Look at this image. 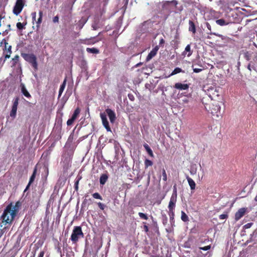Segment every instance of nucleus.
I'll return each instance as SVG.
<instances>
[{"label":"nucleus","instance_id":"nucleus-1","mask_svg":"<svg viewBox=\"0 0 257 257\" xmlns=\"http://www.w3.org/2000/svg\"><path fill=\"white\" fill-rule=\"evenodd\" d=\"M19 203V202H17L14 206L11 203L6 207L1 216L2 223L6 225L7 224L11 225L18 211L16 207Z\"/></svg>","mask_w":257,"mask_h":257},{"label":"nucleus","instance_id":"nucleus-2","mask_svg":"<svg viewBox=\"0 0 257 257\" xmlns=\"http://www.w3.org/2000/svg\"><path fill=\"white\" fill-rule=\"evenodd\" d=\"M177 4L178 2L176 0L162 2V11L166 13V19L175 10Z\"/></svg>","mask_w":257,"mask_h":257},{"label":"nucleus","instance_id":"nucleus-3","mask_svg":"<svg viewBox=\"0 0 257 257\" xmlns=\"http://www.w3.org/2000/svg\"><path fill=\"white\" fill-rule=\"evenodd\" d=\"M21 56L25 61L30 63L33 69L37 71L38 69V65L37 63V59L36 56L33 53H22Z\"/></svg>","mask_w":257,"mask_h":257},{"label":"nucleus","instance_id":"nucleus-4","mask_svg":"<svg viewBox=\"0 0 257 257\" xmlns=\"http://www.w3.org/2000/svg\"><path fill=\"white\" fill-rule=\"evenodd\" d=\"M84 234L82 232L81 227L80 226H74L72 230L70 239L73 243H77L79 239L80 238H83Z\"/></svg>","mask_w":257,"mask_h":257},{"label":"nucleus","instance_id":"nucleus-5","mask_svg":"<svg viewBox=\"0 0 257 257\" xmlns=\"http://www.w3.org/2000/svg\"><path fill=\"white\" fill-rule=\"evenodd\" d=\"M177 199V189L175 186H174L173 193L170 198V200L168 205L169 211L172 212L174 211Z\"/></svg>","mask_w":257,"mask_h":257},{"label":"nucleus","instance_id":"nucleus-6","mask_svg":"<svg viewBox=\"0 0 257 257\" xmlns=\"http://www.w3.org/2000/svg\"><path fill=\"white\" fill-rule=\"evenodd\" d=\"M25 4V0H16L13 10V13L16 16L19 15L22 12Z\"/></svg>","mask_w":257,"mask_h":257},{"label":"nucleus","instance_id":"nucleus-7","mask_svg":"<svg viewBox=\"0 0 257 257\" xmlns=\"http://www.w3.org/2000/svg\"><path fill=\"white\" fill-rule=\"evenodd\" d=\"M19 98L18 97H15L13 101V105L12 106V109L10 111V115L14 119L16 117L17 111L18 106L19 104Z\"/></svg>","mask_w":257,"mask_h":257},{"label":"nucleus","instance_id":"nucleus-8","mask_svg":"<svg viewBox=\"0 0 257 257\" xmlns=\"http://www.w3.org/2000/svg\"><path fill=\"white\" fill-rule=\"evenodd\" d=\"M209 111L212 115L218 117L220 113V106L219 105L212 104L209 106Z\"/></svg>","mask_w":257,"mask_h":257},{"label":"nucleus","instance_id":"nucleus-9","mask_svg":"<svg viewBox=\"0 0 257 257\" xmlns=\"http://www.w3.org/2000/svg\"><path fill=\"white\" fill-rule=\"evenodd\" d=\"M250 242L253 243L252 246L257 247V231L256 230L250 234L249 238L246 241L245 244Z\"/></svg>","mask_w":257,"mask_h":257},{"label":"nucleus","instance_id":"nucleus-10","mask_svg":"<svg viewBox=\"0 0 257 257\" xmlns=\"http://www.w3.org/2000/svg\"><path fill=\"white\" fill-rule=\"evenodd\" d=\"M246 208H241L235 213V220L236 221L239 220L241 217H242L246 212Z\"/></svg>","mask_w":257,"mask_h":257},{"label":"nucleus","instance_id":"nucleus-11","mask_svg":"<svg viewBox=\"0 0 257 257\" xmlns=\"http://www.w3.org/2000/svg\"><path fill=\"white\" fill-rule=\"evenodd\" d=\"M105 112L109 118L110 122L114 123L116 118L114 111L110 108H107Z\"/></svg>","mask_w":257,"mask_h":257},{"label":"nucleus","instance_id":"nucleus-12","mask_svg":"<svg viewBox=\"0 0 257 257\" xmlns=\"http://www.w3.org/2000/svg\"><path fill=\"white\" fill-rule=\"evenodd\" d=\"M5 45V49L8 50L7 54L5 55V58H9L10 57V55L12 53V46L9 45L8 46V43L7 42L6 40L4 39L2 42H1V45Z\"/></svg>","mask_w":257,"mask_h":257},{"label":"nucleus","instance_id":"nucleus-13","mask_svg":"<svg viewBox=\"0 0 257 257\" xmlns=\"http://www.w3.org/2000/svg\"><path fill=\"white\" fill-rule=\"evenodd\" d=\"M159 49L158 46H156L149 53L147 58L146 61H149L151 59H152L154 56H155L157 53V52Z\"/></svg>","mask_w":257,"mask_h":257},{"label":"nucleus","instance_id":"nucleus-14","mask_svg":"<svg viewBox=\"0 0 257 257\" xmlns=\"http://www.w3.org/2000/svg\"><path fill=\"white\" fill-rule=\"evenodd\" d=\"M37 171V168L35 167L33 170V174L30 178L29 183H28V185L27 186V187L25 190V191H26L27 189H29L30 185L34 181L35 178H36Z\"/></svg>","mask_w":257,"mask_h":257},{"label":"nucleus","instance_id":"nucleus-15","mask_svg":"<svg viewBox=\"0 0 257 257\" xmlns=\"http://www.w3.org/2000/svg\"><path fill=\"white\" fill-rule=\"evenodd\" d=\"M205 25H206V26L207 29L209 30V32L207 33L208 34L215 35V36H216L217 37L221 38L222 40L224 39V37L223 35L217 34L214 32H212L211 26L209 23L206 22L205 23Z\"/></svg>","mask_w":257,"mask_h":257},{"label":"nucleus","instance_id":"nucleus-16","mask_svg":"<svg viewBox=\"0 0 257 257\" xmlns=\"http://www.w3.org/2000/svg\"><path fill=\"white\" fill-rule=\"evenodd\" d=\"M21 90L22 94L27 98H30L31 97V95L30 93L27 90L24 84L21 83L20 85Z\"/></svg>","mask_w":257,"mask_h":257},{"label":"nucleus","instance_id":"nucleus-17","mask_svg":"<svg viewBox=\"0 0 257 257\" xmlns=\"http://www.w3.org/2000/svg\"><path fill=\"white\" fill-rule=\"evenodd\" d=\"M174 87L179 90H187L189 88V85L187 84H182L181 83H176Z\"/></svg>","mask_w":257,"mask_h":257},{"label":"nucleus","instance_id":"nucleus-18","mask_svg":"<svg viewBox=\"0 0 257 257\" xmlns=\"http://www.w3.org/2000/svg\"><path fill=\"white\" fill-rule=\"evenodd\" d=\"M243 57L247 61H250L253 57V53L251 51H243Z\"/></svg>","mask_w":257,"mask_h":257},{"label":"nucleus","instance_id":"nucleus-19","mask_svg":"<svg viewBox=\"0 0 257 257\" xmlns=\"http://www.w3.org/2000/svg\"><path fill=\"white\" fill-rule=\"evenodd\" d=\"M189 31L192 32L193 34H195L196 32V30L194 23L192 21L189 20Z\"/></svg>","mask_w":257,"mask_h":257},{"label":"nucleus","instance_id":"nucleus-20","mask_svg":"<svg viewBox=\"0 0 257 257\" xmlns=\"http://www.w3.org/2000/svg\"><path fill=\"white\" fill-rule=\"evenodd\" d=\"M43 15V12L42 11H40L39 12V18L37 19V21H36V27L37 29L40 28V25L42 23Z\"/></svg>","mask_w":257,"mask_h":257},{"label":"nucleus","instance_id":"nucleus-21","mask_svg":"<svg viewBox=\"0 0 257 257\" xmlns=\"http://www.w3.org/2000/svg\"><path fill=\"white\" fill-rule=\"evenodd\" d=\"M108 178V176L107 174H103L100 176L99 179L100 184L101 185H104L106 182Z\"/></svg>","mask_w":257,"mask_h":257},{"label":"nucleus","instance_id":"nucleus-22","mask_svg":"<svg viewBox=\"0 0 257 257\" xmlns=\"http://www.w3.org/2000/svg\"><path fill=\"white\" fill-rule=\"evenodd\" d=\"M66 81H67L66 78H65L64 79L63 83H62V84L60 86V87L59 90V95H58L59 97H60L61 96V95L64 91V89L66 86Z\"/></svg>","mask_w":257,"mask_h":257},{"label":"nucleus","instance_id":"nucleus-23","mask_svg":"<svg viewBox=\"0 0 257 257\" xmlns=\"http://www.w3.org/2000/svg\"><path fill=\"white\" fill-rule=\"evenodd\" d=\"M186 178L187 179L188 184L190 187L191 189V190L195 189V186H196V184H195V182L193 181V180L192 179H191L190 177H189V176H187Z\"/></svg>","mask_w":257,"mask_h":257},{"label":"nucleus","instance_id":"nucleus-24","mask_svg":"<svg viewBox=\"0 0 257 257\" xmlns=\"http://www.w3.org/2000/svg\"><path fill=\"white\" fill-rule=\"evenodd\" d=\"M187 52H188L187 56H190L192 54V51L191 50L190 45H187L185 47L184 51L183 52V55H186Z\"/></svg>","mask_w":257,"mask_h":257},{"label":"nucleus","instance_id":"nucleus-25","mask_svg":"<svg viewBox=\"0 0 257 257\" xmlns=\"http://www.w3.org/2000/svg\"><path fill=\"white\" fill-rule=\"evenodd\" d=\"M80 112V108L79 107H77L75 109V110H74V111L73 112V114H72V117L71 118L75 120L77 118V117L78 116Z\"/></svg>","mask_w":257,"mask_h":257},{"label":"nucleus","instance_id":"nucleus-26","mask_svg":"<svg viewBox=\"0 0 257 257\" xmlns=\"http://www.w3.org/2000/svg\"><path fill=\"white\" fill-rule=\"evenodd\" d=\"M86 51L92 54H98L99 53V50L95 48H87Z\"/></svg>","mask_w":257,"mask_h":257},{"label":"nucleus","instance_id":"nucleus-27","mask_svg":"<svg viewBox=\"0 0 257 257\" xmlns=\"http://www.w3.org/2000/svg\"><path fill=\"white\" fill-rule=\"evenodd\" d=\"M144 147L145 148L146 151L147 152L148 154L151 157H153L154 156V154H153V151H152V150H151V149L150 148V147L149 146V145L148 144H145L144 145Z\"/></svg>","mask_w":257,"mask_h":257},{"label":"nucleus","instance_id":"nucleus-28","mask_svg":"<svg viewBox=\"0 0 257 257\" xmlns=\"http://www.w3.org/2000/svg\"><path fill=\"white\" fill-rule=\"evenodd\" d=\"M216 23L217 24H218V25H220L221 26H225V25H228L229 24L228 22L225 21L223 19H220L217 20L216 21Z\"/></svg>","mask_w":257,"mask_h":257},{"label":"nucleus","instance_id":"nucleus-29","mask_svg":"<svg viewBox=\"0 0 257 257\" xmlns=\"http://www.w3.org/2000/svg\"><path fill=\"white\" fill-rule=\"evenodd\" d=\"M181 218L182 220L184 222H187L189 221L188 216L183 211H181Z\"/></svg>","mask_w":257,"mask_h":257},{"label":"nucleus","instance_id":"nucleus-30","mask_svg":"<svg viewBox=\"0 0 257 257\" xmlns=\"http://www.w3.org/2000/svg\"><path fill=\"white\" fill-rule=\"evenodd\" d=\"M102 122V124L104 127L106 128L107 132H111V128L109 126V122L107 120L104 121Z\"/></svg>","mask_w":257,"mask_h":257},{"label":"nucleus","instance_id":"nucleus-31","mask_svg":"<svg viewBox=\"0 0 257 257\" xmlns=\"http://www.w3.org/2000/svg\"><path fill=\"white\" fill-rule=\"evenodd\" d=\"M183 71L182 70V69H181L180 68H179V67H176V68L174 69V70L172 71V72L171 73V74L170 75V76H172V75H175L176 74H178L179 73H180L181 72H183Z\"/></svg>","mask_w":257,"mask_h":257},{"label":"nucleus","instance_id":"nucleus-32","mask_svg":"<svg viewBox=\"0 0 257 257\" xmlns=\"http://www.w3.org/2000/svg\"><path fill=\"white\" fill-rule=\"evenodd\" d=\"M138 214L140 218L142 219L148 220L149 218L147 214H145L142 212H139Z\"/></svg>","mask_w":257,"mask_h":257},{"label":"nucleus","instance_id":"nucleus-33","mask_svg":"<svg viewBox=\"0 0 257 257\" xmlns=\"http://www.w3.org/2000/svg\"><path fill=\"white\" fill-rule=\"evenodd\" d=\"M153 165V162L152 161L149 159H146L145 161V166L146 168H147L149 166Z\"/></svg>","mask_w":257,"mask_h":257},{"label":"nucleus","instance_id":"nucleus-34","mask_svg":"<svg viewBox=\"0 0 257 257\" xmlns=\"http://www.w3.org/2000/svg\"><path fill=\"white\" fill-rule=\"evenodd\" d=\"M195 65V64H193L192 66V67L193 68V72H194L199 73V72H201V71H202V70H203V66L201 65H199L201 67V68H194Z\"/></svg>","mask_w":257,"mask_h":257},{"label":"nucleus","instance_id":"nucleus-35","mask_svg":"<svg viewBox=\"0 0 257 257\" xmlns=\"http://www.w3.org/2000/svg\"><path fill=\"white\" fill-rule=\"evenodd\" d=\"M162 222L164 225H166L168 221V218L165 214H162Z\"/></svg>","mask_w":257,"mask_h":257},{"label":"nucleus","instance_id":"nucleus-36","mask_svg":"<svg viewBox=\"0 0 257 257\" xmlns=\"http://www.w3.org/2000/svg\"><path fill=\"white\" fill-rule=\"evenodd\" d=\"M92 195L95 199L102 200L101 196L97 192L92 194Z\"/></svg>","mask_w":257,"mask_h":257},{"label":"nucleus","instance_id":"nucleus-37","mask_svg":"<svg viewBox=\"0 0 257 257\" xmlns=\"http://www.w3.org/2000/svg\"><path fill=\"white\" fill-rule=\"evenodd\" d=\"M228 212H224L223 214L220 215L219 216V218L220 219H227L228 218Z\"/></svg>","mask_w":257,"mask_h":257},{"label":"nucleus","instance_id":"nucleus-38","mask_svg":"<svg viewBox=\"0 0 257 257\" xmlns=\"http://www.w3.org/2000/svg\"><path fill=\"white\" fill-rule=\"evenodd\" d=\"M17 28L19 30H22L25 28V25L21 22H18L17 23Z\"/></svg>","mask_w":257,"mask_h":257},{"label":"nucleus","instance_id":"nucleus-39","mask_svg":"<svg viewBox=\"0 0 257 257\" xmlns=\"http://www.w3.org/2000/svg\"><path fill=\"white\" fill-rule=\"evenodd\" d=\"M81 179V177L78 178L77 180H75V183H74V187H75V190L76 191H77L78 189V184H79V182L80 181V180Z\"/></svg>","mask_w":257,"mask_h":257},{"label":"nucleus","instance_id":"nucleus-40","mask_svg":"<svg viewBox=\"0 0 257 257\" xmlns=\"http://www.w3.org/2000/svg\"><path fill=\"white\" fill-rule=\"evenodd\" d=\"M36 16H37V14L36 12H33L31 13L32 23H33V24H34L35 22H36V21H37Z\"/></svg>","mask_w":257,"mask_h":257},{"label":"nucleus","instance_id":"nucleus-41","mask_svg":"<svg viewBox=\"0 0 257 257\" xmlns=\"http://www.w3.org/2000/svg\"><path fill=\"white\" fill-rule=\"evenodd\" d=\"M100 116L101 117L102 122L107 120V117H106V115L105 113H100Z\"/></svg>","mask_w":257,"mask_h":257},{"label":"nucleus","instance_id":"nucleus-42","mask_svg":"<svg viewBox=\"0 0 257 257\" xmlns=\"http://www.w3.org/2000/svg\"><path fill=\"white\" fill-rule=\"evenodd\" d=\"M19 59L18 55H16L14 58H13V65H16L18 63Z\"/></svg>","mask_w":257,"mask_h":257},{"label":"nucleus","instance_id":"nucleus-43","mask_svg":"<svg viewBox=\"0 0 257 257\" xmlns=\"http://www.w3.org/2000/svg\"><path fill=\"white\" fill-rule=\"evenodd\" d=\"M247 69L251 72L252 69L253 70H255V67L253 65H251V62L248 63L247 66Z\"/></svg>","mask_w":257,"mask_h":257},{"label":"nucleus","instance_id":"nucleus-44","mask_svg":"<svg viewBox=\"0 0 257 257\" xmlns=\"http://www.w3.org/2000/svg\"><path fill=\"white\" fill-rule=\"evenodd\" d=\"M162 176H163V180L164 181H166L167 180V174L166 173V171L164 169H163V171H162Z\"/></svg>","mask_w":257,"mask_h":257},{"label":"nucleus","instance_id":"nucleus-45","mask_svg":"<svg viewBox=\"0 0 257 257\" xmlns=\"http://www.w3.org/2000/svg\"><path fill=\"white\" fill-rule=\"evenodd\" d=\"M211 247V245H207V246H203V247H199V248L201 250H209Z\"/></svg>","mask_w":257,"mask_h":257},{"label":"nucleus","instance_id":"nucleus-46","mask_svg":"<svg viewBox=\"0 0 257 257\" xmlns=\"http://www.w3.org/2000/svg\"><path fill=\"white\" fill-rule=\"evenodd\" d=\"M143 229H144V230L146 232H148L149 231V227H148V226L146 224V222H143Z\"/></svg>","mask_w":257,"mask_h":257},{"label":"nucleus","instance_id":"nucleus-47","mask_svg":"<svg viewBox=\"0 0 257 257\" xmlns=\"http://www.w3.org/2000/svg\"><path fill=\"white\" fill-rule=\"evenodd\" d=\"M252 225H253V223H252V222L248 223L243 226V228L245 229H248V228H249L250 227H251V226Z\"/></svg>","mask_w":257,"mask_h":257},{"label":"nucleus","instance_id":"nucleus-48","mask_svg":"<svg viewBox=\"0 0 257 257\" xmlns=\"http://www.w3.org/2000/svg\"><path fill=\"white\" fill-rule=\"evenodd\" d=\"M169 215L170 216V218L171 220L174 219V216H175V212H174V211H172V212L169 211Z\"/></svg>","mask_w":257,"mask_h":257},{"label":"nucleus","instance_id":"nucleus-49","mask_svg":"<svg viewBox=\"0 0 257 257\" xmlns=\"http://www.w3.org/2000/svg\"><path fill=\"white\" fill-rule=\"evenodd\" d=\"M75 120L73 119L72 118L69 119L67 121V125L69 126L72 124V123L74 122Z\"/></svg>","mask_w":257,"mask_h":257},{"label":"nucleus","instance_id":"nucleus-50","mask_svg":"<svg viewBox=\"0 0 257 257\" xmlns=\"http://www.w3.org/2000/svg\"><path fill=\"white\" fill-rule=\"evenodd\" d=\"M97 205L98 206V207H99V208L101 209V210H104V207H105V205H104L103 204H102V203L101 202H98L97 203Z\"/></svg>","mask_w":257,"mask_h":257},{"label":"nucleus","instance_id":"nucleus-51","mask_svg":"<svg viewBox=\"0 0 257 257\" xmlns=\"http://www.w3.org/2000/svg\"><path fill=\"white\" fill-rule=\"evenodd\" d=\"M54 23H58L59 22V17L58 16H55L53 19Z\"/></svg>","mask_w":257,"mask_h":257},{"label":"nucleus","instance_id":"nucleus-52","mask_svg":"<svg viewBox=\"0 0 257 257\" xmlns=\"http://www.w3.org/2000/svg\"><path fill=\"white\" fill-rule=\"evenodd\" d=\"M208 241H209L208 237H207V238H205L204 240H203V239H200V242L201 243H205V242H208Z\"/></svg>","mask_w":257,"mask_h":257},{"label":"nucleus","instance_id":"nucleus-53","mask_svg":"<svg viewBox=\"0 0 257 257\" xmlns=\"http://www.w3.org/2000/svg\"><path fill=\"white\" fill-rule=\"evenodd\" d=\"M128 97L131 100L133 101L134 100V96L133 95L129 94H128Z\"/></svg>","mask_w":257,"mask_h":257},{"label":"nucleus","instance_id":"nucleus-54","mask_svg":"<svg viewBox=\"0 0 257 257\" xmlns=\"http://www.w3.org/2000/svg\"><path fill=\"white\" fill-rule=\"evenodd\" d=\"M164 43H165V40H164V39H163V38L161 39L160 40V42H159V45H162L164 44Z\"/></svg>","mask_w":257,"mask_h":257},{"label":"nucleus","instance_id":"nucleus-55","mask_svg":"<svg viewBox=\"0 0 257 257\" xmlns=\"http://www.w3.org/2000/svg\"><path fill=\"white\" fill-rule=\"evenodd\" d=\"M90 40H86V42L85 43V44H88V45H90V44H94L95 43V42H91L90 41Z\"/></svg>","mask_w":257,"mask_h":257},{"label":"nucleus","instance_id":"nucleus-56","mask_svg":"<svg viewBox=\"0 0 257 257\" xmlns=\"http://www.w3.org/2000/svg\"><path fill=\"white\" fill-rule=\"evenodd\" d=\"M67 155L68 156V157H66V158L65 159V161H66L67 162H69L71 159L70 158V156H69L68 154H67Z\"/></svg>","mask_w":257,"mask_h":257},{"label":"nucleus","instance_id":"nucleus-57","mask_svg":"<svg viewBox=\"0 0 257 257\" xmlns=\"http://www.w3.org/2000/svg\"><path fill=\"white\" fill-rule=\"evenodd\" d=\"M44 253H45V252L44 251H41L38 255V257H43Z\"/></svg>","mask_w":257,"mask_h":257},{"label":"nucleus","instance_id":"nucleus-58","mask_svg":"<svg viewBox=\"0 0 257 257\" xmlns=\"http://www.w3.org/2000/svg\"><path fill=\"white\" fill-rule=\"evenodd\" d=\"M6 229V227H4L3 229H1L0 231V238L4 234V230Z\"/></svg>","mask_w":257,"mask_h":257},{"label":"nucleus","instance_id":"nucleus-59","mask_svg":"<svg viewBox=\"0 0 257 257\" xmlns=\"http://www.w3.org/2000/svg\"><path fill=\"white\" fill-rule=\"evenodd\" d=\"M141 64H142V63H138L137 64H136V67H139V66H140Z\"/></svg>","mask_w":257,"mask_h":257},{"label":"nucleus","instance_id":"nucleus-60","mask_svg":"<svg viewBox=\"0 0 257 257\" xmlns=\"http://www.w3.org/2000/svg\"><path fill=\"white\" fill-rule=\"evenodd\" d=\"M254 200L257 202V195L255 196L254 198Z\"/></svg>","mask_w":257,"mask_h":257},{"label":"nucleus","instance_id":"nucleus-61","mask_svg":"<svg viewBox=\"0 0 257 257\" xmlns=\"http://www.w3.org/2000/svg\"><path fill=\"white\" fill-rule=\"evenodd\" d=\"M256 57H257V55H256L255 56L254 55V56H253V60H254V59H256Z\"/></svg>","mask_w":257,"mask_h":257},{"label":"nucleus","instance_id":"nucleus-62","mask_svg":"<svg viewBox=\"0 0 257 257\" xmlns=\"http://www.w3.org/2000/svg\"><path fill=\"white\" fill-rule=\"evenodd\" d=\"M3 19V17H2L1 15H0V21H1V20Z\"/></svg>","mask_w":257,"mask_h":257},{"label":"nucleus","instance_id":"nucleus-63","mask_svg":"<svg viewBox=\"0 0 257 257\" xmlns=\"http://www.w3.org/2000/svg\"><path fill=\"white\" fill-rule=\"evenodd\" d=\"M58 250H59V251H60V252H61V249H60V247H59V248H58Z\"/></svg>","mask_w":257,"mask_h":257},{"label":"nucleus","instance_id":"nucleus-64","mask_svg":"<svg viewBox=\"0 0 257 257\" xmlns=\"http://www.w3.org/2000/svg\"><path fill=\"white\" fill-rule=\"evenodd\" d=\"M0 226H1V227H2V226H3V225H1V224H0Z\"/></svg>","mask_w":257,"mask_h":257}]
</instances>
